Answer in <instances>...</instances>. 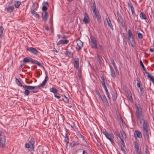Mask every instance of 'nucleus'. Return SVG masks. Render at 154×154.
Returning <instances> with one entry per match:
<instances>
[{
	"mask_svg": "<svg viewBox=\"0 0 154 154\" xmlns=\"http://www.w3.org/2000/svg\"><path fill=\"white\" fill-rule=\"evenodd\" d=\"M128 38L133 37L131 32L130 29H128Z\"/></svg>",
	"mask_w": 154,
	"mask_h": 154,
	"instance_id": "obj_29",
	"label": "nucleus"
},
{
	"mask_svg": "<svg viewBox=\"0 0 154 154\" xmlns=\"http://www.w3.org/2000/svg\"><path fill=\"white\" fill-rule=\"evenodd\" d=\"M134 136L135 138H141L142 137L141 132L139 131L136 130L134 132Z\"/></svg>",
	"mask_w": 154,
	"mask_h": 154,
	"instance_id": "obj_13",
	"label": "nucleus"
},
{
	"mask_svg": "<svg viewBox=\"0 0 154 154\" xmlns=\"http://www.w3.org/2000/svg\"><path fill=\"white\" fill-rule=\"evenodd\" d=\"M104 89L105 90L106 92V94L107 97H108V98H109V99H110V95L108 92V91L107 90V88L106 87V88H104Z\"/></svg>",
	"mask_w": 154,
	"mask_h": 154,
	"instance_id": "obj_34",
	"label": "nucleus"
},
{
	"mask_svg": "<svg viewBox=\"0 0 154 154\" xmlns=\"http://www.w3.org/2000/svg\"><path fill=\"white\" fill-rule=\"evenodd\" d=\"M121 150L124 153H125L126 152L125 149L122 146L121 147Z\"/></svg>",
	"mask_w": 154,
	"mask_h": 154,
	"instance_id": "obj_48",
	"label": "nucleus"
},
{
	"mask_svg": "<svg viewBox=\"0 0 154 154\" xmlns=\"http://www.w3.org/2000/svg\"><path fill=\"white\" fill-rule=\"evenodd\" d=\"M4 30V28L1 26H0V36H1L3 33Z\"/></svg>",
	"mask_w": 154,
	"mask_h": 154,
	"instance_id": "obj_42",
	"label": "nucleus"
},
{
	"mask_svg": "<svg viewBox=\"0 0 154 154\" xmlns=\"http://www.w3.org/2000/svg\"><path fill=\"white\" fill-rule=\"evenodd\" d=\"M140 66H141V67H142V68H143V67H144V66L143 63V62L141 60H140Z\"/></svg>",
	"mask_w": 154,
	"mask_h": 154,
	"instance_id": "obj_46",
	"label": "nucleus"
},
{
	"mask_svg": "<svg viewBox=\"0 0 154 154\" xmlns=\"http://www.w3.org/2000/svg\"><path fill=\"white\" fill-rule=\"evenodd\" d=\"M101 100L104 103L106 106H109L108 102L104 94L102 95V100Z\"/></svg>",
	"mask_w": 154,
	"mask_h": 154,
	"instance_id": "obj_18",
	"label": "nucleus"
},
{
	"mask_svg": "<svg viewBox=\"0 0 154 154\" xmlns=\"http://www.w3.org/2000/svg\"><path fill=\"white\" fill-rule=\"evenodd\" d=\"M84 17L83 20V21L85 23H88L90 22V20L88 14L86 12L84 13Z\"/></svg>",
	"mask_w": 154,
	"mask_h": 154,
	"instance_id": "obj_12",
	"label": "nucleus"
},
{
	"mask_svg": "<svg viewBox=\"0 0 154 154\" xmlns=\"http://www.w3.org/2000/svg\"><path fill=\"white\" fill-rule=\"evenodd\" d=\"M27 50L35 55H36L38 52L36 49L33 47L28 48H27Z\"/></svg>",
	"mask_w": 154,
	"mask_h": 154,
	"instance_id": "obj_10",
	"label": "nucleus"
},
{
	"mask_svg": "<svg viewBox=\"0 0 154 154\" xmlns=\"http://www.w3.org/2000/svg\"><path fill=\"white\" fill-rule=\"evenodd\" d=\"M69 139L68 137H67L65 139V141L66 143V145H67L68 144L69 142Z\"/></svg>",
	"mask_w": 154,
	"mask_h": 154,
	"instance_id": "obj_44",
	"label": "nucleus"
},
{
	"mask_svg": "<svg viewBox=\"0 0 154 154\" xmlns=\"http://www.w3.org/2000/svg\"><path fill=\"white\" fill-rule=\"evenodd\" d=\"M5 144V138L4 136H2L0 137V147H3Z\"/></svg>",
	"mask_w": 154,
	"mask_h": 154,
	"instance_id": "obj_7",
	"label": "nucleus"
},
{
	"mask_svg": "<svg viewBox=\"0 0 154 154\" xmlns=\"http://www.w3.org/2000/svg\"><path fill=\"white\" fill-rule=\"evenodd\" d=\"M91 41L90 42V45L93 48L97 49V42L96 39L95 37L91 35L90 37Z\"/></svg>",
	"mask_w": 154,
	"mask_h": 154,
	"instance_id": "obj_4",
	"label": "nucleus"
},
{
	"mask_svg": "<svg viewBox=\"0 0 154 154\" xmlns=\"http://www.w3.org/2000/svg\"><path fill=\"white\" fill-rule=\"evenodd\" d=\"M110 71L111 72V75L114 78H115L116 75L115 74V72L113 68L111 66H110Z\"/></svg>",
	"mask_w": 154,
	"mask_h": 154,
	"instance_id": "obj_22",
	"label": "nucleus"
},
{
	"mask_svg": "<svg viewBox=\"0 0 154 154\" xmlns=\"http://www.w3.org/2000/svg\"><path fill=\"white\" fill-rule=\"evenodd\" d=\"M43 6L42 10H47L48 7L49 6L48 2H44L42 4Z\"/></svg>",
	"mask_w": 154,
	"mask_h": 154,
	"instance_id": "obj_20",
	"label": "nucleus"
},
{
	"mask_svg": "<svg viewBox=\"0 0 154 154\" xmlns=\"http://www.w3.org/2000/svg\"><path fill=\"white\" fill-rule=\"evenodd\" d=\"M138 38L140 39H141L143 38V35L140 32H138Z\"/></svg>",
	"mask_w": 154,
	"mask_h": 154,
	"instance_id": "obj_43",
	"label": "nucleus"
},
{
	"mask_svg": "<svg viewBox=\"0 0 154 154\" xmlns=\"http://www.w3.org/2000/svg\"><path fill=\"white\" fill-rule=\"evenodd\" d=\"M107 22L108 25L110 27H111V28H112V24H111V22L110 20H108L107 19Z\"/></svg>",
	"mask_w": 154,
	"mask_h": 154,
	"instance_id": "obj_41",
	"label": "nucleus"
},
{
	"mask_svg": "<svg viewBox=\"0 0 154 154\" xmlns=\"http://www.w3.org/2000/svg\"><path fill=\"white\" fill-rule=\"evenodd\" d=\"M145 153L146 154H147L149 152V150L148 149L147 147L146 146V149H145Z\"/></svg>",
	"mask_w": 154,
	"mask_h": 154,
	"instance_id": "obj_49",
	"label": "nucleus"
},
{
	"mask_svg": "<svg viewBox=\"0 0 154 154\" xmlns=\"http://www.w3.org/2000/svg\"><path fill=\"white\" fill-rule=\"evenodd\" d=\"M62 99L65 103H67L69 102V99L66 97L65 95H64L63 98Z\"/></svg>",
	"mask_w": 154,
	"mask_h": 154,
	"instance_id": "obj_37",
	"label": "nucleus"
},
{
	"mask_svg": "<svg viewBox=\"0 0 154 154\" xmlns=\"http://www.w3.org/2000/svg\"><path fill=\"white\" fill-rule=\"evenodd\" d=\"M116 135L120 139L122 138L119 133L118 131H116L115 132Z\"/></svg>",
	"mask_w": 154,
	"mask_h": 154,
	"instance_id": "obj_45",
	"label": "nucleus"
},
{
	"mask_svg": "<svg viewBox=\"0 0 154 154\" xmlns=\"http://www.w3.org/2000/svg\"><path fill=\"white\" fill-rule=\"evenodd\" d=\"M38 8V5L36 4H33L32 5V10H36Z\"/></svg>",
	"mask_w": 154,
	"mask_h": 154,
	"instance_id": "obj_33",
	"label": "nucleus"
},
{
	"mask_svg": "<svg viewBox=\"0 0 154 154\" xmlns=\"http://www.w3.org/2000/svg\"><path fill=\"white\" fill-rule=\"evenodd\" d=\"M102 132L103 134L107 138V137H108V133L106 131V130L105 129H103L102 130Z\"/></svg>",
	"mask_w": 154,
	"mask_h": 154,
	"instance_id": "obj_31",
	"label": "nucleus"
},
{
	"mask_svg": "<svg viewBox=\"0 0 154 154\" xmlns=\"http://www.w3.org/2000/svg\"><path fill=\"white\" fill-rule=\"evenodd\" d=\"M65 54L66 55L69 57H71L72 56L73 53L72 51H69L68 49H66V51L65 52Z\"/></svg>",
	"mask_w": 154,
	"mask_h": 154,
	"instance_id": "obj_17",
	"label": "nucleus"
},
{
	"mask_svg": "<svg viewBox=\"0 0 154 154\" xmlns=\"http://www.w3.org/2000/svg\"><path fill=\"white\" fill-rule=\"evenodd\" d=\"M77 46L76 48L78 50H80L83 46V42L79 40H78L77 41Z\"/></svg>",
	"mask_w": 154,
	"mask_h": 154,
	"instance_id": "obj_9",
	"label": "nucleus"
},
{
	"mask_svg": "<svg viewBox=\"0 0 154 154\" xmlns=\"http://www.w3.org/2000/svg\"><path fill=\"white\" fill-rule=\"evenodd\" d=\"M16 82L17 84L19 86L23 87V86H25V85H22L21 84L20 81L18 80V79H17V78H16Z\"/></svg>",
	"mask_w": 154,
	"mask_h": 154,
	"instance_id": "obj_26",
	"label": "nucleus"
},
{
	"mask_svg": "<svg viewBox=\"0 0 154 154\" xmlns=\"http://www.w3.org/2000/svg\"><path fill=\"white\" fill-rule=\"evenodd\" d=\"M117 17L118 19L117 21L122 26H123V23L122 20V17L121 15L119 14V13L118 12L117 13Z\"/></svg>",
	"mask_w": 154,
	"mask_h": 154,
	"instance_id": "obj_14",
	"label": "nucleus"
},
{
	"mask_svg": "<svg viewBox=\"0 0 154 154\" xmlns=\"http://www.w3.org/2000/svg\"><path fill=\"white\" fill-rule=\"evenodd\" d=\"M121 133L122 135V137L123 138H126V135L125 133V132L123 130L122 131H121Z\"/></svg>",
	"mask_w": 154,
	"mask_h": 154,
	"instance_id": "obj_40",
	"label": "nucleus"
},
{
	"mask_svg": "<svg viewBox=\"0 0 154 154\" xmlns=\"http://www.w3.org/2000/svg\"><path fill=\"white\" fill-rule=\"evenodd\" d=\"M100 49L102 51L103 50V47L101 45H100Z\"/></svg>",
	"mask_w": 154,
	"mask_h": 154,
	"instance_id": "obj_62",
	"label": "nucleus"
},
{
	"mask_svg": "<svg viewBox=\"0 0 154 154\" xmlns=\"http://www.w3.org/2000/svg\"><path fill=\"white\" fill-rule=\"evenodd\" d=\"M116 72H118V70L117 69V68L116 66L114 67Z\"/></svg>",
	"mask_w": 154,
	"mask_h": 154,
	"instance_id": "obj_53",
	"label": "nucleus"
},
{
	"mask_svg": "<svg viewBox=\"0 0 154 154\" xmlns=\"http://www.w3.org/2000/svg\"><path fill=\"white\" fill-rule=\"evenodd\" d=\"M50 91L54 94H55L58 92V90L54 88H52L50 89Z\"/></svg>",
	"mask_w": 154,
	"mask_h": 154,
	"instance_id": "obj_27",
	"label": "nucleus"
},
{
	"mask_svg": "<svg viewBox=\"0 0 154 154\" xmlns=\"http://www.w3.org/2000/svg\"><path fill=\"white\" fill-rule=\"evenodd\" d=\"M110 61L111 62V63L112 64L114 63H115L114 61V60H113V59L111 58L110 59Z\"/></svg>",
	"mask_w": 154,
	"mask_h": 154,
	"instance_id": "obj_56",
	"label": "nucleus"
},
{
	"mask_svg": "<svg viewBox=\"0 0 154 154\" xmlns=\"http://www.w3.org/2000/svg\"><path fill=\"white\" fill-rule=\"evenodd\" d=\"M101 79L102 80V81H105V78H104V76L102 75L101 77Z\"/></svg>",
	"mask_w": 154,
	"mask_h": 154,
	"instance_id": "obj_50",
	"label": "nucleus"
},
{
	"mask_svg": "<svg viewBox=\"0 0 154 154\" xmlns=\"http://www.w3.org/2000/svg\"><path fill=\"white\" fill-rule=\"evenodd\" d=\"M99 99L101 101V100H102V95L101 96L100 95V96H98Z\"/></svg>",
	"mask_w": 154,
	"mask_h": 154,
	"instance_id": "obj_54",
	"label": "nucleus"
},
{
	"mask_svg": "<svg viewBox=\"0 0 154 154\" xmlns=\"http://www.w3.org/2000/svg\"><path fill=\"white\" fill-rule=\"evenodd\" d=\"M23 88H27V89H28V90H32L35 89L39 88V86H38V85L37 86H34L25 85V86H23Z\"/></svg>",
	"mask_w": 154,
	"mask_h": 154,
	"instance_id": "obj_15",
	"label": "nucleus"
},
{
	"mask_svg": "<svg viewBox=\"0 0 154 154\" xmlns=\"http://www.w3.org/2000/svg\"><path fill=\"white\" fill-rule=\"evenodd\" d=\"M121 139V142H122V144H125V143H124V142L123 141V140L122 139V138H121V139Z\"/></svg>",
	"mask_w": 154,
	"mask_h": 154,
	"instance_id": "obj_61",
	"label": "nucleus"
},
{
	"mask_svg": "<svg viewBox=\"0 0 154 154\" xmlns=\"http://www.w3.org/2000/svg\"><path fill=\"white\" fill-rule=\"evenodd\" d=\"M102 85H103V87L104 88L106 87L105 83H104L103 84H102Z\"/></svg>",
	"mask_w": 154,
	"mask_h": 154,
	"instance_id": "obj_60",
	"label": "nucleus"
},
{
	"mask_svg": "<svg viewBox=\"0 0 154 154\" xmlns=\"http://www.w3.org/2000/svg\"><path fill=\"white\" fill-rule=\"evenodd\" d=\"M79 143H76V142H74L73 144H72V147H73L75 146L76 145H79Z\"/></svg>",
	"mask_w": 154,
	"mask_h": 154,
	"instance_id": "obj_47",
	"label": "nucleus"
},
{
	"mask_svg": "<svg viewBox=\"0 0 154 154\" xmlns=\"http://www.w3.org/2000/svg\"><path fill=\"white\" fill-rule=\"evenodd\" d=\"M143 73L145 76H146H146L149 78L150 80L154 84V78L152 76L150 75L148 73L146 72H144Z\"/></svg>",
	"mask_w": 154,
	"mask_h": 154,
	"instance_id": "obj_21",
	"label": "nucleus"
},
{
	"mask_svg": "<svg viewBox=\"0 0 154 154\" xmlns=\"http://www.w3.org/2000/svg\"><path fill=\"white\" fill-rule=\"evenodd\" d=\"M129 41L130 42L131 45L132 47H134L135 46V41L134 38H128Z\"/></svg>",
	"mask_w": 154,
	"mask_h": 154,
	"instance_id": "obj_23",
	"label": "nucleus"
},
{
	"mask_svg": "<svg viewBox=\"0 0 154 154\" xmlns=\"http://www.w3.org/2000/svg\"><path fill=\"white\" fill-rule=\"evenodd\" d=\"M47 81L46 80H44L42 82V84H40L38 85V86H39V88L42 87H43L44 86V85L46 83Z\"/></svg>",
	"mask_w": 154,
	"mask_h": 154,
	"instance_id": "obj_39",
	"label": "nucleus"
},
{
	"mask_svg": "<svg viewBox=\"0 0 154 154\" xmlns=\"http://www.w3.org/2000/svg\"><path fill=\"white\" fill-rule=\"evenodd\" d=\"M137 86L140 88H141V87L140 86V84L139 82H137Z\"/></svg>",
	"mask_w": 154,
	"mask_h": 154,
	"instance_id": "obj_52",
	"label": "nucleus"
},
{
	"mask_svg": "<svg viewBox=\"0 0 154 154\" xmlns=\"http://www.w3.org/2000/svg\"><path fill=\"white\" fill-rule=\"evenodd\" d=\"M48 77L47 76H46L45 77V79L44 80H46V81L47 82V81L48 80Z\"/></svg>",
	"mask_w": 154,
	"mask_h": 154,
	"instance_id": "obj_59",
	"label": "nucleus"
},
{
	"mask_svg": "<svg viewBox=\"0 0 154 154\" xmlns=\"http://www.w3.org/2000/svg\"><path fill=\"white\" fill-rule=\"evenodd\" d=\"M25 89V90L24 92V94L26 96H28L30 94V91L27 88H24Z\"/></svg>",
	"mask_w": 154,
	"mask_h": 154,
	"instance_id": "obj_32",
	"label": "nucleus"
},
{
	"mask_svg": "<svg viewBox=\"0 0 154 154\" xmlns=\"http://www.w3.org/2000/svg\"><path fill=\"white\" fill-rule=\"evenodd\" d=\"M74 66L77 69H78L79 66V59L77 57L74 58Z\"/></svg>",
	"mask_w": 154,
	"mask_h": 154,
	"instance_id": "obj_11",
	"label": "nucleus"
},
{
	"mask_svg": "<svg viewBox=\"0 0 154 154\" xmlns=\"http://www.w3.org/2000/svg\"><path fill=\"white\" fill-rule=\"evenodd\" d=\"M43 12L42 13V17L44 21H46L48 18V13L47 10H43Z\"/></svg>",
	"mask_w": 154,
	"mask_h": 154,
	"instance_id": "obj_16",
	"label": "nucleus"
},
{
	"mask_svg": "<svg viewBox=\"0 0 154 154\" xmlns=\"http://www.w3.org/2000/svg\"><path fill=\"white\" fill-rule=\"evenodd\" d=\"M143 134L145 139V140H148L149 139V131L148 129V124L144 121H143Z\"/></svg>",
	"mask_w": 154,
	"mask_h": 154,
	"instance_id": "obj_2",
	"label": "nucleus"
},
{
	"mask_svg": "<svg viewBox=\"0 0 154 154\" xmlns=\"http://www.w3.org/2000/svg\"><path fill=\"white\" fill-rule=\"evenodd\" d=\"M8 8L9 9V10H13L14 8L13 6H10Z\"/></svg>",
	"mask_w": 154,
	"mask_h": 154,
	"instance_id": "obj_51",
	"label": "nucleus"
},
{
	"mask_svg": "<svg viewBox=\"0 0 154 154\" xmlns=\"http://www.w3.org/2000/svg\"><path fill=\"white\" fill-rule=\"evenodd\" d=\"M30 61H31L32 63L36 64L39 66H42L40 63L35 60H33L31 57H25L23 60V62L24 63H27Z\"/></svg>",
	"mask_w": 154,
	"mask_h": 154,
	"instance_id": "obj_3",
	"label": "nucleus"
},
{
	"mask_svg": "<svg viewBox=\"0 0 154 154\" xmlns=\"http://www.w3.org/2000/svg\"><path fill=\"white\" fill-rule=\"evenodd\" d=\"M108 139H109L111 142L112 143L113 141L111 139V138L109 137H107V138Z\"/></svg>",
	"mask_w": 154,
	"mask_h": 154,
	"instance_id": "obj_58",
	"label": "nucleus"
},
{
	"mask_svg": "<svg viewBox=\"0 0 154 154\" xmlns=\"http://www.w3.org/2000/svg\"><path fill=\"white\" fill-rule=\"evenodd\" d=\"M140 89L141 95L142 96H144L145 95V93L144 92V89L143 87H141V88H140Z\"/></svg>",
	"mask_w": 154,
	"mask_h": 154,
	"instance_id": "obj_38",
	"label": "nucleus"
},
{
	"mask_svg": "<svg viewBox=\"0 0 154 154\" xmlns=\"http://www.w3.org/2000/svg\"><path fill=\"white\" fill-rule=\"evenodd\" d=\"M32 14L37 18L39 19L40 16L39 15L37 14L35 10H31Z\"/></svg>",
	"mask_w": 154,
	"mask_h": 154,
	"instance_id": "obj_25",
	"label": "nucleus"
},
{
	"mask_svg": "<svg viewBox=\"0 0 154 154\" xmlns=\"http://www.w3.org/2000/svg\"><path fill=\"white\" fill-rule=\"evenodd\" d=\"M140 16L142 19H146L145 14L143 13H141L140 14Z\"/></svg>",
	"mask_w": 154,
	"mask_h": 154,
	"instance_id": "obj_36",
	"label": "nucleus"
},
{
	"mask_svg": "<svg viewBox=\"0 0 154 154\" xmlns=\"http://www.w3.org/2000/svg\"><path fill=\"white\" fill-rule=\"evenodd\" d=\"M67 137H68V136H67V133H66L65 135V139Z\"/></svg>",
	"mask_w": 154,
	"mask_h": 154,
	"instance_id": "obj_64",
	"label": "nucleus"
},
{
	"mask_svg": "<svg viewBox=\"0 0 154 154\" xmlns=\"http://www.w3.org/2000/svg\"><path fill=\"white\" fill-rule=\"evenodd\" d=\"M112 96L113 100L114 101L116 100L117 97V94L116 91L115 90L112 91Z\"/></svg>",
	"mask_w": 154,
	"mask_h": 154,
	"instance_id": "obj_19",
	"label": "nucleus"
},
{
	"mask_svg": "<svg viewBox=\"0 0 154 154\" xmlns=\"http://www.w3.org/2000/svg\"><path fill=\"white\" fill-rule=\"evenodd\" d=\"M128 6L129 7V9H130L131 10H134L133 5L130 2H128Z\"/></svg>",
	"mask_w": 154,
	"mask_h": 154,
	"instance_id": "obj_35",
	"label": "nucleus"
},
{
	"mask_svg": "<svg viewBox=\"0 0 154 154\" xmlns=\"http://www.w3.org/2000/svg\"><path fill=\"white\" fill-rule=\"evenodd\" d=\"M134 144L137 154H143L141 150L140 149L138 144L135 141L134 142Z\"/></svg>",
	"mask_w": 154,
	"mask_h": 154,
	"instance_id": "obj_8",
	"label": "nucleus"
},
{
	"mask_svg": "<svg viewBox=\"0 0 154 154\" xmlns=\"http://www.w3.org/2000/svg\"><path fill=\"white\" fill-rule=\"evenodd\" d=\"M21 2L19 1H17L15 2V6L17 8H18L21 4Z\"/></svg>",
	"mask_w": 154,
	"mask_h": 154,
	"instance_id": "obj_30",
	"label": "nucleus"
},
{
	"mask_svg": "<svg viewBox=\"0 0 154 154\" xmlns=\"http://www.w3.org/2000/svg\"><path fill=\"white\" fill-rule=\"evenodd\" d=\"M54 97H55L57 98L58 99H59L60 97V96H58V95H54Z\"/></svg>",
	"mask_w": 154,
	"mask_h": 154,
	"instance_id": "obj_55",
	"label": "nucleus"
},
{
	"mask_svg": "<svg viewBox=\"0 0 154 154\" xmlns=\"http://www.w3.org/2000/svg\"><path fill=\"white\" fill-rule=\"evenodd\" d=\"M93 11L94 15V17L97 19L98 23H101V16L98 10H93Z\"/></svg>",
	"mask_w": 154,
	"mask_h": 154,
	"instance_id": "obj_6",
	"label": "nucleus"
},
{
	"mask_svg": "<svg viewBox=\"0 0 154 154\" xmlns=\"http://www.w3.org/2000/svg\"><path fill=\"white\" fill-rule=\"evenodd\" d=\"M149 51L151 52H153L154 51V49L150 48L149 49Z\"/></svg>",
	"mask_w": 154,
	"mask_h": 154,
	"instance_id": "obj_63",
	"label": "nucleus"
},
{
	"mask_svg": "<svg viewBox=\"0 0 154 154\" xmlns=\"http://www.w3.org/2000/svg\"><path fill=\"white\" fill-rule=\"evenodd\" d=\"M128 38L133 37L131 32L130 29H128Z\"/></svg>",
	"mask_w": 154,
	"mask_h": 154,
	"instance_id": "obj_28",
	"label": "nucleus"
},
{
	"mask_svg": "<svg viewBox=\"0 0 154 154\" xmlns=\"http://www.w3.org/2000/svg\"><path fill=\"white\" fill-rule=\"evenodd\" d=\"M136 107V116L137 118V121L140 124L142 123L143 120V114L142 106L139 104L136 103L135 105Z\"/></svg>",
	"mask_w": 154,
	"mask_h": 154,
	"instance_id": "obj_1",
	"label": "nucleus"
},
{
	"mask_svg": "<svg viewBox=\"0 0 154 154\" xmlns=\"http://www.w3.org/2000/svg\"><path fill=\"white\" fill-rule=\"evenodd\" d=\"M92 10H96L95 6H94V4L92 7Z\"/></svg>",
	"mask_w": 154,
	"mask_h": 154,
	"instance_id": "obj_57",
	"label": "nucleus"
},
{
	"mask_svg": "<svg viewBox=\"0 0 154 154\" xmlns=\"http://www.w3.org/2000/svg\"><path fill=\"white\" fill-rule=\"evenodd\" d=\"M35 140L34 138H31L29 142L25 144L26 148H29L30 150H32L34 149Z\"/></svg>",
	"mask_w": 154,
	"mask_h": 154,
	"instance_id": "obj_5",
	"label": "nucleus"
},
{
	"mask_svg": "<svg viewBox=\"0 0 154 154\" xmlns=\"http://www.w3.org/2000/svg\"><path fill=\"white\" fill-rule=\"evenodd\" d=\"M69 42V41L67 40H60L57 43V45H59L61 44H67Z\"/></svg>",
	"mask_w": 154,
	"mask_h": 154,
	"instance_id": "obj_24",
	"label": "nucleus"
}]
</instances>
